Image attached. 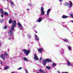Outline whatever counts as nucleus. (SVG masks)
<instances>
[{"label": "nucleus", "instance_id": "6ab92c4d", "mask_svg": "<svg viewBox=\"0 0 73 73\" xmlns=\"http://www.w3.org/2000/svg\"><path fill=\"white\" fill-rule=\"evenodd\" d=\"M9 68V67L6 66L5 67V70H7V69H8Z\"/></svg>", "mask_w": 73, "mask_h": 73}, {"label": "nucleus", "instance_id": "9b49d317", "mask_svg": "<svg viewBox=\"0 0 73 73\" xmlns=\"http://www.w3.org/2000/svg\"><path fill=\"white\" fill-rule=\"evenodd\" d=\"M18 25L20 27H21V28H23V26H22V25H21V23H20V22H18Z\"/></svg>", "mask_w": 73, "mask_h": 73}, {"label": "nucleus", "instance_id": "ea45409f", "mask_svg": "<svg viewBox=\"0 0 73 73\" xmlns=\"http://www.w3.org/2000/svg\"><path fill=\"white\" fill-rule=\"evenodd\" d=\"M35 33H37V31H35Z\"/></svg>", "mask_w": 73, "mask_h": 73}, {"label": "nucleus", "instance_id": "a18cd8bd", "mask_svg": "<svg viewBox=\"0 0 73 73\" xmlns=\"http://www.w3.org/2000/svg\"><path fill=\"white\" fill-rule=\"evenodd\" d=\"M27 10H29V9H27Z\"/></svg>", "mask_w": 73, "mask_h": 73}, {"label": "nucleus", "instance_id": "2f4dec72", "mask_svg": "<svg viewBox=\"0 0 73 73\" xmlns=\"http://www.w3.org/2000/svg\"><path fill=\"white\" fill-rule=\"evenodd\" d=\"M29 6H31V3H29Z\"/></svg>", "mask_w": 73, "mask_h": 73}, {"label": "nucleus", "instance_id": "f257e3e1", "mask_svg": "<svg viewBox=\"0 0 73 73\" xmlns=\"http://www.w3.org/2000/svg\"><path fill=\"white\" fill-rule=\"evenodd\" d=\"M16 21L14 20L13 22V24L11 26V31H10L9 33V34L11 36H12L13 35L12 32H13V31H14V27H16Z\"/></svg>", "mask_w": 73, "mask_h": 73}, {"label": "nucleus", "instance_id": "5701e85b", "mask_svg": "<svg viewBox=\"0 0 73 73\" xmlns=\"http://www.w3.org/2000/svg\"><path fill=\"white\" fill-rule=\"evenodd\" d=\"M65 5H66V6H68V5H70V4H69L67 3H66Z\"/></svg>", "mask_w": 73, "mask_h": 73}, {"label": "nucleus", "instance_id": "423d86ee", "mask_svg": "<svg viewBox=\"0 0 73 73\" xmlns=\"http://www.w3.org/2000/svg\"><path fill=\"white\" fill-rule=\"evenodd\" d=\"M38 52H39V53H41L42 52V51H43L42 49L41 48H40L38 49Z\"/></svg>", "mask_w": 73, "mask_h": 73}, {"label": "nucleus", "instance_id": "cd10ccee", "mask_svg": "<svg viewBox=\"0 0 73 73\" xmlns=\"http://www.w3.org/2000/svg\"><path fill=\"white\" fill-rule=\"evenodd\" d=\"M68 48L69 50H70V46H68Z\"/></svg>", "mask_w": 73, "mask_h": 73}, {"label": "nucleus", "instance_id": "ddd939ff", "mask_svg": "<svg viewBox=\"0 0 73 73\" xmlns=\"http://www.w3.org/2000/svg\"><path fill=\"white\" fill-rule=\"evenodd\" d=\"M24 61H28V59H27V58L26 57L24 58Z\"/></svg>", "mask_w": 73, "mask_h": 73}, {"label": "nucleus", "instance_id": "a878e982", "mask_svg": "<svg viewBox=\"0 0 73 73\" xmlns=\"http://www.w3.org/2000/svg\"><path fill=\"white\" fill-rule=\"evenodd\" d=\"M4 55L5 56H8V54L7 53H6L4 54Z\"/></svg>", "mask_w": 73, "mask_h": 73}, {"label": "nucleus", "instance_id": "f8f14e48", "mask_svg": "<svg viewBox=\"0 0 73 73\" xmlns=\"http://www.w3.org/2000/svg\"><path fill=\"white\" fill-rule=\"evenodd\" d=\"M35 38H36V40L37 41H38V40H39V38H38V37H37V36L35 35Z\"/></svg>", "mask_w": 73, "mask_h": 73}, {"label": "nucleus", "instance_id": "c03bdc74", "mask_svg": "<svg viewBox=\"0 0 73 73\" xmlns=\"http://www.w3.org/2000/svg\"><path fill=\"white\" fill-rule=\"evenodd\" d=\"M1 64H3V63H2V62H1Z\"/></svg>", "mask_w": 73, "mask_h": 73}, {"label": "nucleus", "instance_id": "473e14b6", "mask_svg": "<svg viewBox=\"0 0 73 73\" xmlns=\"http://www.w3.org/2000/svg\"><path fill=\"white\" fill-rule=\"evenodd\" d=\"M42 73H46V72H45V71H43V72H42Z\"/></svg>", "mask_w": 73, "mask_h": 73}, {"label": "nucleus", "instance_id": "c85d7f7f", "mask_svg": "<svg viewBox=\"0 0 73 73\" xmlns=\"http://www.w3.org/2000/svg\"><path fill=\"white\" fill-rule=\"evenodd\" d=\"M11 5H14V4L13 3V2H11Z\"/></svg>", "mask_w": 73, "mask_h": 73}, {"label": "nucleus", "instance_id": "412c9836", "mask_svg": "<svg viewBox=\"0 0 73 73\" xmlns=\"http://www.w3.org/2000/svg\"><path fill=\"white\" fill-rule=\"evenodd\" d=\"M52 65L53 66H56V64L54 63H53L52 64Z\"/></svg>", "mask_w": 73, "mask_h": 73}, {"label": "nucleus", "instance_id": "72a5a7b5", "mask_svg": "<svg viewBox=\"0 0 73 73\" xmlns=\"http://www.w3.org/2000/svg\"><path fill=\"white\" fill-rule=\"evenodd\" d=\"M59 0V1H60V2H62V0Z\"/></svg>", "mask_w": 73, "mask_h": 73}, {"label": "nucleus", "instance_id": "8fccbe9b", "mask_svg": "<svg viewBox=\"0 0 73 73\" xmlns=\"http://www.w3.org/2000/svg\"><path fill=\"white\" fill-rule=\"evenodd\" d=\"M15 14H16V13H15Z\"/></svg>", "mask_w": 73, "mask_h": 73}, {"label": "nucleus", "instance_id": "1a4fd4ad", "mask_svg": "<svg viewBox=\"0 0 73 73\" xmlns=\"http://www.w3.org/2000/svg\"><path fill=\"white\" fill-rule=\"evenodd\" d=\"M0 57L3 60H5V57L4 56L3 54L1 55Z\"/></svg>", "mask_w": 73, "mask_h": 73}, {"label": "nucleus", "instance_id": "a211bd4d", "mask_svg": "<svg viewBox=\"0 0 73 73\" xmlns=\"http://www.w3.org/2000/svg\"><path fill=\"white\" fill-rule=\"evenodd\" d=\"M8 28V27L7 26L5 25L4 26V27H3V29H6L7 28Z\"/></svg>", "mask_w": 73, "mask_h": 73}, {"label": "nucleus", "instance_id": "dca6fc26", "mask_svg": "<svg viewBox=\"0 0 73 73\" xmlns=\"http://www.w3.org/2000/svg\"><path fill=\"white\" fill-rule=\"evenodd\" d=\"M1 15L4 14V11H3V10L2 9H1Z\"/></svg>", "mask_w": 73, "mask_h": 73}, {"label": "nucleus", "instance_id": "f704fd0d", "mask_svg": "<svg viewBox=\"0 0 73 73\" xmlns=\"http://www.w3.org/2000/svg\"><path fill=\"white\" fill-rule=\"evenodd\" d=\"M9 40H11V37H10L9 38Z\"/></svg>", "mask_w": 73, "mask_h": 73}, {"label": "nucleus", "instance_id": "9d476101", "mask_svg": "<svg viewBox=\"0 0 73 73\" xmlns=\"http://www.w3.org/2000/svg\"><path fill=\"white\" fill-rule=\"evenodd\" d=\"M62 17L63 19H66V18H68V16H66V15H63Z\"/></svg>", "mask_w": 73, "mask_h": 73}, {"label": "nucleus", "instance_id": "37998d69", "mask_svg": "<svg viewBox=\"0 0 73 73\" xmlns=\"http://www.w3.org/2000/svg\"><path fill=\"white\" fill-rule=\"evenodd\" d=\"M11 73H15L14 72H12Z\"/></svg>", "mask_w": 73, "mask_h": 73}, {"label": "nucleus", "instance_id": "c9c22d12", "mask_svg": "<svg viewBox=\"0 0 73 73\" xmlns=\"http://www.w3.org/2000/svg\"><path fill=\"white\" fill-rule=\"evenodd\" d=\"M42 58H41H41H40V60H42Z\"/></svg>", "mask_w": 73, "mask_h": 73}, {"label": "nucleus", "instance_id": "4468645a", "mask_svg": "<svg viewBox=\"0 0 73 73\" xmlns=\"http://www.w3.org/2000/svg\"><path fill=\"white\" fill-rule=\"evenodd\" d=\"M9 23V24H11L12 23V20L11 19H10Z\"/></svg>", "mask_w": 73, "mask_h": 73}, {"label": "nucleus", "instance_id": "4be33fe9", "mask_svg": "<svg viewBox=\"0 0 73 73\" xmlns=\"http://www.w3.org/2000/svg\"><path fill=\"white\" fill-rule=\"evenodd\" d=\"M4 14L5 15H6V16H8V13L7 12H5L4 13Z\"/></svg>", "mask_w": 73, "mask_h": 73}, {"label": "nucleus", "instance_id": "7c9ffc66", "mask_svg": "<svg viewBox=\"0 0 73 73\" xmlns=\"http://www.w3.org/2000/svg\"><path fill=\"white\" fill-rule=\"evenodd\" d=\"M26 73H28V70L27 69H26Z\"/></svg>", "mask_w": 73, "mask_h": 73}, {"label": "nucleus", "instance_id": "b1692460", "mask_svg": "<svg viewBox=\"0 0 73 73\" xmlns=\"http://www.w3.org/2000/svg\"><path fill=\"white\" fill-rule=\"evenodd\" d=\"M70 5H73V3H72V2L70 1Z\"/></svg>", "mask_w": 73, "mask_h": 73}, {"label": "nucleus", "instance_id": "0eeeda50", "mask_svg": "<svg viewBox=\"0 0 73 73\" xmlns=\"http://www.w3.org/2000/svg\"><path fill=\"white\" fill-rule=\"evenodd\" d=\"M42 18L40 17L39 18V19L37 20V21L39 23H40V22L42 21Z\"/></svg>", "mask_w": 73, "mask_h": 73}, {"label": "nucleus", "instance_id": "a19ab883", "mask_svg": "<svg viewBox=\"0 0 73 73\" xmlns=\"http://www.w3.org/2000/svg\"><path fill=\"white\" fill-rule=\"evenodd\" d=\"M63 73H69L67 72H63Z\"/></svg>", "mask_w": 73, "mask_h": 73}, {"label": "nucleus", "instance_id": "79ce46f5", "mask_svg": "<svg viewBox=\"0 0 73 73\" xmlns=\"http://www.w3.org/2000/svg\"><path fill=\"white\" fill-rule=\"evenodd\" d=\"M70 8L71 7V6H70V5H69Z\"/></svg>", "mask_w": 73, "mask_h": 73}, {"label": "nucleus", "instance_id": "7ed1b4c3", "mask_svg": "<svg viewBox=\"0 0 73 73\" xmlns=\"http://www.w3.org/2000/svg\"><path fill=\"white\" fill-rule=\"evenodd\" d=\"M23 51L24 53H25L26 56H28V54H29V53H30V52H31V51H30V50H27L25 49H23Z\"/></svg>", "mask_w": 73, "mask_h": 73}, {"label": "nucleus", "instance_id": "e433bc0d", "mask_svg": "<svg viewBox=\"0 0 73 73\" xmlns=\"http://www.w3.org/2000/svg\"><path fill=\"white\" fill-rule=\"evenodd\" d=\"M1 23H2V20L1 19H0Z\"/></svg>", "mask_w": 73, "mask_h": 73}, {"label": "nucleus", "instance_id": "bb28decb", "mask_svg": "<svg viewBox=\"0 0 73 73\" xmlns=\"http://www.w3.org/2000/svg\"><path fill=\"white\" fill-rule=\"evenodd\" d=\"M39 72H41V73H42V72H43L42 70H41V69H39Z\"/></svg>", "mask_w": 73, "mask_h": 73}, {"label": "nucleus", "instance_id": "39448f33", "mask_svg": "<svg viewBox=\"0 0 73 73\" xmlns=\"http://www.w3.org/2000/svg\"><path fill=\"white\" fill-rule=\"evenodd\" d=\"M34 58L36 60V61L38 60V58L37 57V55L36 54H35L34 55Z\"/></svg>", "mask_w": 73, "mask_h": 73}, {"label": "nucleus", "instance_id": "c756f323", "mask_svg": "<svg viewBox=\"0 0 73 73\" xmlns=\"http://www.w3.org/2000/svg\"><path fill=\"white\" fill-rule=\"evenodd\" d=\"M23 69V68L22 67H20L18 68L19 70H20V69Z\"/></svg>", "mask_w": 73, "mask_h": 73}, {"label": "nucleus", "instance_id": "f3484780", "mask_svg": "<svg viewBox=\"0 0 73 73\" xmlns=\"http://www.w3.org/2000/svg\"><path fill=\"white\" fill-rule=\"evenodd\" d=\"M67 65H68V66H69V65H70L71 64H70V62H69L67 60Z\"/></svg>", "mask_w": 73, "mask_h": 73}, {"label": "nucleus", "instance_id": "f03ea898", "mask_svg": "<svg viewBox=\"0 0 73 73\" xmlns=\"http://www.w3.org/2000/svg\"><path fill=\"white\" fill-rule=\"evenodd\" d=\"M46 62H52V60H51L48 58L46 59L45 60H43V65L45 66L46 65Z\"/></svg>", "mask_w": 73, "mask_h": 73}, {"label": "nucleus", "instance_id": "de8ad7c7", "mask_svg": "<svg viewBox=\"0 0 73 73\" xmlns=\"http://www.w3.org/2000/svg\"><path fill=\"white\" fill-rule=\"evenodd\" d=\"M20 29H21V30H22V28H21Z\"/></svg>", "mask_w": 73, "mask_h": 73}, {"label": "nucleus", "instance_id": "09e8293b", "mask_svg": "<svg viewBox=\"0 0 73 73\" xmlns=\"http://www.w3.org/2000/svg\"><path fill=\"white\" fill-rule=\"evenodd\" d=\"M58 73H61V72H59Z\"/></svg>", "mask_w": 73, "mask_h": 73}, {"label": "nucleus", "instance_id": "49530a36", "mask_svg": "<svg viewBox=\"0 0 73 73\" xmlns=\"http://www.w3.org/2000/svg\"><path fill=\"white\" fill-rule=\"evenodd\" d=\"M1 43H0V46H1Z\"/></svg>", "mask_w": 73, "mask_h": 73}, {"label": "nucleus", "instance_id": "2eb2a0df", "mask_svg": "<svg viewBox=\"0 0 73 73\" xmlns=\"http://www.w3.org/2000/svg\"><path fill=\"white\" fill-rule=\"evenodd\" d=\"M46 68L48 70L50 69V67L49 66H47L46 67Z\"/></svg>", "mask_w": 73, "mask_h": 73}, {"label": "nucleus", "instance_id": "4c0bfd02", "mask_svg": "<svg viewBox=\"0 0 73 73\" xmlns=\"http://www.w3.org/2000/svg\"><path fill=\"white\" fill-rule=\"evenodd\" d=\"M1 17H3V15H1Z\"/></svg>", "mask_w": 73, "mask_h": 73}, {"label": "nucleus", "instance_id": "393cba45", "mask_svg": "<svg viewBox=\"0 0 73 73\" xmlns=\"http://www.w3.org/2000/svg\"><path fill=\"white\" fill-rule=\"evenodd\" d=\"M70 16L72 17V18L73 17V14H70Z\"/></svg>", "mask_w": 73, "mask_h": 73}, {"label": "nucleus", "instance_id": "aec40b11", "mask_svg": "<svg viewBox=\"0 0 73 73\" xmlns=\"http://www.w3.org/2000/svg\"><path fill=\"white\" fill-rule=\"evenodd\" d=\"M63 40L66 42H68V40L66 39H63Z\"/></svg>", "mask_w": 73, "mask_h": 73}, {"label": "nucleus", "instance_id": "6e6552de", "mask_svg": "<svg viewBox=\"0 0 73 73\" xmlns=\"http://www.w3.org/2000/svg\"><path fill=\"white\" fill-rule=\"evenodd\" d=\"M50 9H48L47 11V16H49V13L50 12Z\"/></svg>", "mask_w": 73, "mask_h": 73}, {"label": "nucleus", "instance_id": "58836bf2", "mask_svg": "<svg viewBox=\"0 0 73 73\" xmlns=\"http://www.w3.org/2000/svg\"><path fill=\"white\" fill-rule=\"evenodd\" d=\"M29 38H31V35H30V36H29Z\"/></svg>", "mask_w": 73, "mask_h": 73}, {"label": "nucleus", "instance_id": "20e7f679", "mask_svg": "<svg viewBox=\"0 0 73 73\" xmlns=\"http://www.w3.org/2000/svg\"><path fill=\"white\" fill-rule=\"evenodd\" d=\"M41 13L42 15H44L45 13V12H44V8H43V7H41Z\"/></svg>", "mask_w": 73, "mask_h": 73}]
</instances>
